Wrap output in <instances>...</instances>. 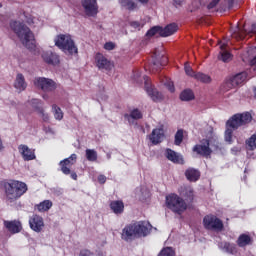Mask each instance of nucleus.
<instances>
[{
	"label": "nucleus",
	"instance_id": "nucleus-13",
	"mask_svg": "<svg viewBox=\"0 0 256 256\" xmlns=\"http://www.w3.org/2000/svg\"><path fill=\"white\" fill-rule=\"evenodd\" d=\"M165 63H167V57H165V52H163V48L155 49L153 55L152 71L154 69H161V67H163Z\"/></svg>",
	"mask_w": 256,
	"mask_h": 256
},
{
	"label": "nucleus",
	"instance_id": "nucleus-48",
	"mask_svg": "<svg viewBox=\"0 0 256 256\" xmlns=\"http://www.w3.org/2000/svg\"><path fill=\"white\" fill-rule=\"evenodd\" d=\"M131 27H133V29H141V27H143V24H141L140 22L137 21H133L130 23Z\"/></svg>",
	"mask_w": 256,
	"mask_h": 256
},
{
	"label": "nucleus",
	"instance_id": "nucleus-56",
	"mask_svg": "<svg viewBox=\"0 0 256 256\" xmlns=\"http://www.w3.org/2000/svg\"><path fill=\"white\" fill-rule=\"evenodd\" d=\"M42 97L43 99H49V96H47V94H44Z\"/></svg>",
	"mask_w": 256,
	"mask_h": 256
},
{
	"label": "nucleus",
	"instance_id": "nucleus-5",
	"mask_svg": "<svg viewBox=\"0 0 256 256\" xmlns=\"http://www.w3.org/2000/svg\"><path fill=\"white\" fill-rule=\"evenodd\" d=\"M217 141V136L213 133V128L208 129V134L206 135V139H203L200 144H197L193 147L194 153L198 155H202L203 157H209L211 155V143H215Z\"/></svg>",
	"mask_w": 256,
	"mask_h": 256
},
{
	"label": "nucleus",
	"instance_id": "nucleus-33",
	"mask_svg": "<svg viewBox=\"0 0 256 256\" xmlns=\"http://www.w3.org/2000/svg\"><path fill=\"white\" fill-rule=\"evenodd\" d=\"M121 7L127 9L128 11H135L137 4L133 0H119Z\"/></svg>",
	"mask_w": 256,
	"mask_h": 256
},
{
	"label": "nucleus",
	"instance_id": "nucleus-38",
	"mask_svg": "<svg viewBox=\"0 0 256 256\" xmlns=\"http://www.w3.org/2000/svg\"><path fill=\"white\" fill-rule=\"evenodd\" d=\"M86 159L89 161H95L97 159V151L94 149H86Z\"/></svg>",
	"mask_w": 256,
	"mask_h": 256
},
{
	"label": "nucleus",
	"instance_id": "nucleus-36",
	"mask_svg": "<svg viewBox=\"0 0 256 256\" xmlns=\"http://www.w3.org/2000/svg\"><path fill=\"white\" fill-rule=\"evenodd\" d=\"M30 105L35 109V111H37V113L39 112V109H43V101L40 99L34 98L30 100Z\"/></svg>",
	"mask_w": 256,
	"mask_h": 256
},
{
	"label": "nucleus",
	"instance_id": "nucleus-4",
	"mask_svg": "<svg viewBox=\"0 0 256 256\" xmlns=\"http://www.w3.org/2000/svg\"><path fill=\"white\" fill-rule=\"evenodd\" d=\"M5 193L6 199L10 201V203H13V201H17L19 197H22V195L27 193V184L12 180L5 184Z\"/></svg>",
	"mask_w": 256,
	"mask_h": 256
},
{
	"label": "nucleus",
	"instance_id": "nucleus-43",
	"mask_svg": "<svg viewBox=\"0 0 256 256\" xmlns=\"http://www.w3.org/2000/svg\"><path fill=\"white\" fill-rule=\"evenodd\" d=\"M38 113L40 117L43 119V121H49V114L45 113V110H43V108H38Z\"/></svg>",
	"mask_w": 256,
	"mask_h": 256
},
{
	"label": "nucleus",
	"instance_id": "nucleus-54",
	"mask_svg": "<svg viewBox=\"0 0 256 256\" xmlns=\"http://www.w3.org/2000/svg\"><path fill=\"white\" fill-rule=\"evenodd\" d=\"M139 3H141L142 5H147L149 3V0H138Z\"/></svg>",
	"mask_w": 256,
	"mask_h": 256
},
{
	"label": "nucleus",
	"instance_id": "nucleus-39",
	"mask_svg": "<svg viewBox=\"0 0 256 256\" xmlns=\"http://www.w3.org/2000/svg\"><path fill=\"white\" fill-rule=\"evenodd\" d=\"M157 33L159 34V36L161 37V27L160 26H154L152 27L148 32H147V37H153L154 35H157Z\"/></svg>",
	"mask_w": 256,
	"mask_h": 256
},
{
	"label": "nucleus",
	"instance_id": "nucleus-29",
	"mask_svg": "<svg viewBox=\"0 0 256 256\" xmlns=\"http://www.w3.org/2000/svg\"><path fill=\"white\" fill-rule=\"evenodd\" d=\"M185 175L188 181H192V182L199 181V177H201V173L199 172V170L195 168L187 169L185 172Z\"/></svg>",
	"mask_w": 256,
	"mask_h": 256
},
{
	"label": "nucleus",
	"instance_id": "nucleus-7",
	"mask_svg": "<svg viewBox=\"0 0 256 256\" xmlns=\"http://www.w3.org/2000/svg\"><path fill=\"white\" fill-rule=\"evenodd\" d=\"M166 207L170 209V211H173V213L181 215V213L187 210V203L176 194H170L166 196Z\"/></svg>",
	"mask_w": 256,
	"mask_h": 256
},
{
	"label": "nucleus",
	"instance_id": "nucleus-17",
	"mask_svg": "<svg viewBox=\"0 0 256 256\" xmlns=\"http://www.w3.org/2000/svg\"><path fill=\"white\" fill-rule=\"evenodd\" d=\"M163 139H165V130L163 129V126L153 129L149 135V140L152 145H159Z\"/></svg>",
	"mask_w": 256,
	"mask_h": 256
},
{
	"label": "nucleus",
	"instance_id": "nucleus-57",
	"mask_svg": "<svg viewBox=\"0 0 256 256\" xmlns=\"http://www.w3.org/2000/svg\"><path fill=\"white\" fill-rule=\"evenodd\" d=\"M175 5H181V1H175Z\"/></svg>",
	"mask_w": 256,
	"mask_h": 256
},
{
	"label": "nucleus",
	"instance_id": "nucleus-50",
	"mask_svg": "<svg viewBox=\"0 0 256 256\" xmlns=\"http://www.w3.org/2000/svg\"><path fill=\"white\" fill-rule=\"evenodd\" d=\"M251 71H256V56L250 61Z\"/></svg>",
	"mask_w": 256,
	"mask_h": 256
},
{
	"label": "nucleus",
	"instance_id": "nucleus-14",
	"mask_svg": "<svg viewBox=\"0 0 256 256\" xmlns=\"http://www.w3.org/2000/svg\"><path fill=\"white\" fill-rule=\"evenodd\" d=\"M143 79L147 95L151 97L152 101H161V99H163V95L157 91V89L152 87L151 82L147 76H144Z\"/></svg>",
	"mask_w": 256,
	"mask_h": 256
},
{
	"label": "nucleus",
	"instance_id": "nucleus-26",
	"mask_svg": "<svg viewBox=\"0 0 256 256\" xmlns=\"http://www.w3.org/2000/svg\"><path fill=\"white\" fill-rule=\"evenodd\" d=\"M177 24L172 23L167 25L165 28H161V37H171L174 33H177Z\"/></svg>",
	"mask_w": 256,
	"mask_h": 256
},
{
	"label": "nucleus",
	"instance_id": "nucleus-16",
	"mask_svg": "<svg viewBox=\"0 0 256 256\" xmlns=\"http://www.w3.org/2000/svg\"><path fill=\"white\" fill-rule=\"evenodd\" d=\"M29 225L32 231H35V233H41V231H43V227H45V222L43 221V217L35 214L29 218Z\"/></svg>",
	"mask_w": 256,
	"mask_h": 256
},
{
	"label": "nucleus",
	"instance_id": "nucleus-19",
	"mask_svg": "<svg viewBox=\"0 0 256 256\" xmlns=\"http://www.w3.org/2000/svg\"><path fill=\"white\" fill-rule=\"evenodd\" d=\"M42 59L45 63H47V65H59V63L61 62L59 60V55H57V53H54L52 51H44L42 52Z\"/></svg>",
	"mask_w": 256,
	"mask_h": 256
},
{
	"label": "nucleus",
	"instance_id": "nucleus-45",
	"mask_svg": "<svg viewBox=\"0 0 256 256\" xmlns=\"http://www.w3.org/2000/svg\"><path fill=\"white\" fill-rule=\"evenodd\" d=\"M104 49H106V51H113L115 49V44L113 42H107L104 45Z\"/></svg>",
	"mask_w": 256,
	"mask_h": 256
},
{
	"label": "nucleus",
	"instance_id": "nucleus-49",
	"mask_svg": "<svg viewBox=\"0 0 256 256\" xmlns=\"http://www.w3.org/2000/svg\"><path fill=\"white\" fill-rule=\"evenodd\" d=\"M107 181V177L103 174H100L98 176V183H100V185H104V183H106Z\"/></svg>",
	"mask_w": 256,
	"mask_h": 256
},
{
	"label": "nucleus",
	"instance_id": "nucleus-41",
	"mask_svg": "<svg viewBox=\"0 0 256 256\" xmlns=\"http://www.w3.org/2000/svg\"><path fill=\"white\" fill-rule=\"evenodd\" d=\"M184 71L186 75H188V77H193V79H195V75H197V72L193 71V68H191L189 64H185Z\"/></svg>",
	"mask_w": 256,
	"mask_h": 256
},
{
	"label": "nucleus",
	"instance_id": "nucleus-27",
	"mask_svg": "<svg viewBox=\"0 0 256 256\" xmlns=\"http://www.w3.org/2000/svg\"><path fill=\"white\" fill-rule=\"evenodd\" d=\"M110 209L115 213L116 215H121L125 209V204H123V201H112L110 203Z\"/></svg>",
	"mask_w": 256,
	"mask_h": 256
},
{
	"label": "nucleus",
	"instance_id": "nucleus-23",
	"mask_svg": "<svg viewBox=\"0 0 256 256\" xmlns=\"http://www.w3.org/2000/svg\"><path fill=\"white\" fill-rule=\"evenodd\" d=\"M124 119L130 123V125L135 124V121L138 119H143V112L141 110L135 108L131 110L130 114H125Z\"/></svg>",
	"mask_w": 256,
	"mask_h": 256
},
{
	"label": "nucleus",
	"instance_id": "nucleus-32",
	"mask_svg": "<svg viewBox=\"0 0 256 256\" xmlns=\"http://www.w3.org/2000/svg\"><path fill=\"white\" fill-rule=\"evenodd\" d=\"M194 79L196 81H199V83H204V84H209L212 81L211 76L203 72H196V74L194 75Z\"/></svg>",
	"mask_w": 256,
	"mask_h": 256
},
{
	"label": "nucleus",
	"instance_id": "nucleus-52",
	"mask_svg": "<svg viewBox=\"0 0 256 256\" xmlns=\"http://www.w3.org/2000/svg\"><path fill=\"white\" fill-rule=\"evenodd\" d=\"M35 21H37V19L31 18V17H29V18L26 17V23H28V25L35 24Z\"/></svg>",
	"mask_w": 256,
	"mask_h": 256
},
{
	"label": "nucleus",
	"instance_id": "nucleus-21",
	"mask_svg": "<svg viewBox=\"0 0 256 256\" xmlns=\"http://www.w3.org/2000/svg\"><path fill=\"white\" fill-rule=\"evenodd\" d=\"M4 227H6L7 231H9V233H12L13 235H15L16 233H21V229H23V227L21 226V222L17 220L4 221Z\"/></svg>",
	"mask_w": 256,
	"mask_h": 256
},
{
	"label": "nucleus",
	"instance_id": "nucleus-8",
	"mask_svg": "<svg viewBox=\"0 0 256 256\" xmlns=\"http://www.w3.org/2000/svg\"><path fill=\"white\" fill-rule=\"evenodd\" d=\"M34 85L43 93H53L57 89V82L46 77H37L34 79Z\"/></svg>",
	"mask_w": 256,
	"mask_h": 256
},
{
	"label": "nucleus",
	"instance_id": "nucleus-55",
	"mask_svg": "<svg viewBox=\"0 0 256 256\" xmlns=\"http://www.w3.org/2000/svg\"><path fill=\"white\" fill-rule=\"evenodd\" d=\"M4 146H3V140L0 137V151H3Z\"/></svg>",
	"mask_w": 256,
	"mask_h": 256
},
{
	"label": "nucleus",
	"instance_id": "nucleus-35",
	"mask_svg": "<svg viewBox=\"0 0 256 256\" xmlns=\"http://www.w3.org/2000/svg\"><path fill=\"white\" fill-rule=\"evenodd\" d=\"M52 113L56 121H61L63 119V110L55 104L52 105Z\"/></svg>",
	"mask_w": 256,
	"mask_h": 256
},
{
	"label": "nucleus",
	"instance_id": "nucleus-58",
	"mask_svg": "<svg viewBox=\"0 0 256 256\" xmlns=\"http://www.w3.org/2000/svg\"><path fill=\"white\" fill-rule=\"evenodd\" d=\"M254 97L256 98V88L254 89Z\"/></svg>",
	"mask_w": 256,
	"mask_h": 256
},
{
	"label": "nucleus",
	"instance_id": "nucleus-2",
	"mask_svg": "<svg viewBox=\"0 0 256 256\" xmlns=\"http://www.w3.org/2000/svg\"><path fill=\"white\" fill-rule=\"evenodd\" d=\"M10 27L21 41L22 45L30 51H35L37 45L35 44V35L29 27L19 21L10 23Z\"/></svg>",
	"mask_w": 256,
	"mask_h": 256
},
{
	"label": "nucleus",
	"instance_id": "nucleus-18",
	"mask_svg": "<svg viewBox=\"0 0 256 256\" xmlns=\"http://www.w3.org/2000/svg\"><path fill=\"white\" fill-rule=\"evenodd\" d=\"M96 65L98 67V69H100L101 71H111V69H113L114 65L113 62H111L109 59H107V57L98 54L96 57Z\"/></svg>",
	"mask_w": 256,
	"mask_h": 256
},
{
	"label": "nucleus",
	"instance_id": "nucleus-12",
	"mask_svg": "<svg viewBox=\"0 0 256 256\" xmlns=\"http://www.w3.org/2000/svg\"><path fill=\"white\" fill-rule=\"evenodd\" d=\"M220 45V54L218 56V60L223 63H229L233 59V55L229 51H227V47H229V39H224L223 41H219Z\"/></svg>",
	"mask_w": 256,
	"mask_h": 256
},
{
	"label": "nucleus",
	"instance_id": "nucleus-10",
	"mask_svg": "<svg viewBox=\"0 0 256 256\" xmlns=\"http://www.w3.org/2000/svg\"><path fill=\"white\" fill-rule=\"evenodd\" d=\"M82 9L87 17H96L99 13L97 0H81Z\"/></svg>",
	"mask_w": 256,
	"mask_h": 256
},
{
	"label": "nucleus",
	"instance_id": "nucleus-22",
	"mask_svg": "<svg viewBox=\"0 0 256 256\" xmlns=\"http://www.w3.org/2000/svg\"><path fill=\"white\" fill-rule=\"evenodd\" d=\"M18 151L20 155H22L24 161H33V159H35V152L27 145H20Z\"/></svg>",
	"mask_w": 256,
	"mask_h": 256
},
{
	"label": "nucleus",
	"instance_id": "nucleus-40",
	"mask_svg": "<svg viewBox=\"0 0 256 256\" xmlns=\"http://www.w3.org/2000/svg\"><path fill=\"white\" fill-rule=\"evenodd\" d=\"M97 101H107V94H105V87H100V90L96 94Z\"/></svg>",
	"mask_w": 256,
	"mask_h": 256
},
{
	"label": "nucleus",
	"instance_id": "nucleus-31",
	"mask_svg": "<svg viewBox=\"0 0 256 256\" xmlns=\"http://www.w3.org/2000/svg\"><path fill=\"white\" fill-rule=\"evenodd\" d=\"M251 33H253L254 35H256V24H253L251 27L250 31H240L238 30V32H235L232 37L234 39H245V35H251Z\"/></svg>",
	"mask_w": 256,
	"mask_h": 256
},
{
	"label": "nucleus",
	"instance_id": "nucleus-59",
	"mask_svg": "<svg viewBox=\"0 0 256 256\" xmlns=\"http://www.w3.org/2000/svg\"><path fill=\"white\" fill-rule=\"evenodd\" d=\"M1 7H3V4H1V2H0V9H1Z\"/></svg>",
	"mask_w": 256,
	"mask_h": 256
},
{
	"label": "nucleus",
	"instance_id": "nucleus-28",
	"mask_svg": "<svg viewBox=\"0 0 256 256\" xmlns=\"http://www.w3.org/2000/svg\"><path fill=\"white\" fill-rule=\"evenodd\" d=\"M238 247H247V245H251L253 243V238L249 234H241L237 241Z\"/></svg>",
	"mask_w": 256,
	"mask_h": 256
},
{
	"label": "nucleus",
	"instance_id": "nucleus-37",
	"mask_svg": "<svg viewBox=\"0 0 256 256\" xmlns=\"http://www.w3.org/2000/svg\"><path fill=\"white\" fill-rule=\"evenodd\" d=\"M219 1L221 0H212L209 4H208V9H215V7H217V5H219ZM226 3H228V7H233V3L235 0H225Z\"/></svg>",
	"mask_w": 256,
	"mask_h": 256
},
{
	"label": "nucleus",
	"instance_id": "nucleus-25",
	"mask_svg": "<svg viewBox=\"0 0 256 256\" xmlns=\"http://www.w3.org/2000/svg\"><path fill=\"white\" fill-rule=\"evenodd\" d=\"M219 249L224 253H228L229 255H237V245L229 242H221L219 244Z\"/></svg>",
	"mask_w": 256,
	"mask_h": 256
},
{
	"label": "nucleus",
	"instance_id": "nucleus-20",
	"mask_svg": "<svg viewBox=\"0 0 256 256\" xmlns=\"http://www.w3.org/2000/svg\"><path fill=\"white\" fill-rule=\"evenodd\" d=\"M165 155L168 161L172 163H177L178 165H183V155L173 151L172 149H166Z\"/></svg>",
	"mask_w": 256,
	"mask_h": 256
},
{
	"label": "nucleus",
	"instance_id": "nucleus-51",
	"mask_svg": "<svg viewBox=\"0 0 256 256\" xmlns=\"http://www.w3.org/2000/svg\"><path fill=\"white\" fill-rule=\"evenodd\" d=\"M247 55L249 57L253 56V55H256V47H252L250 48L248 51H247Z\"/></svg>",
	"mask_w": 256,
	"mask_h": 256
},
{
	"label": "nucleus",
	"instance_id": "nucleus-30",
	"mask_svg": "<svg viewBox=\"0 0 256 256\" xmlns=\"http://www.w3.org/2000/svg\"><path fill=\"white\" fill-rule=\"evenodd\" d=\"M52 207L53 202H51V200H44L37 204L35 206V209H37V211H39L40 213H45V211H49V209H51Z\"/></svg>",
	"mask_w": 256,
	"mask_h": 256
},
{
	"label": "nucleus",
	"instance_id": "nucleus-6",
	"mask_svg": "<svg viewBox=\"0 0 256 256\" xmlns=\"http://www.w3.org/2000/svg\"><path fill=\"white\" fill-rule=\"evenodd\" d=\"M54 42L56 47H59L66 55H75L77 53V46L71 35L60 34L55 37Z\"/></svg>",
	"mask_w": 256,
	"mask_h": 256
},
{
	"label": "nucleus",
	"instance_id": "nucleus-15",
	"mask_svg": "<svg viewBox=\"0 0 256 256\" xmlns=\"http://www.w3.org/2000/svg\"><path fill=\"white\" fill-rule=\"evenodd\" d=\"M77 163V154H72L70 157L60 161L59 165L64 175H71V167Z\"/></svg>",
	"mask_w": 256,
	"mask_h": 256
},
{
	"label": "nucleus",
	"instance_id": "nucleus-9",
	"mask_svg": "<svg viewBox=\"0 0 256 256\" xmlns=\"http://www.w3.org/2000/svg\"><path fill=\"white\" fill-rule=\"evenodd\" d=\"M205 229H210L211 231H222L223 221L214 215H207L203 219Z\"/></svg>",
	"mask_w": 256,
	"mask_h": 256
},
{
	"label": "nucleus",
	"instance_id": "nucleus-11",
	"mask_svg": "<svg viewBox=\"0 0 256 256\" xmlns=\"http://www.w3.org/2000/svg\"><path fill=\"white\" fill-rule=\"evenodd\" d=\"M247 77V72H240L234 75L232 78H230V80L225 83L226 91H229V89H233V87H237L238 85H242V83H245V81H247Z\"/></svg>",
	"mask_w": 256,
	"mask_h": 256
},
{
	"label": "nucleus",
	"instance_id": "nucleus-46",
	"mask_svg": "<svg viewBox=\"0 0 256 256\" xmlns=\"http://www.w3.org/2000/svg\"><path fill=\"white\" fill-rule=\"evenodd\" d=\"M79 256H95V254L88 249H84L80 251Z\"/></svg>",
	"mask_w": 256,
	"mask_h": 256
},
{
	"label": "nucleus",
	"instance_id": "nucleus-44",
	"mask_svg": "<svg viewBox=\"0 0 256 256\" xmlns=\"http://www.w3.org/2000/svg\"><path fill=\"white\" fill-rule=\"evenodd\" d=\"M184 197H187L188 199H193V188L187 187L184 192Z\"/></svg>",
	"mask_w": 256,
	"mask_h": 256
},
{
	"label": "nucleus",
	"instance_id": "nucleus-34",
	"mask_svg": "<svg viewBox=\"0 0 256 256\" xmlns=\"http://www.w3.org/2000/svg\"><path fill=\"white\" fill-rule=\"evenodd\" d=\"M181 101H193L195 99V94H193V91L190 89L184 90L180 94Z\"/></svg>",
	"mask_w": 256,
	"mask_h": 256
},
{
	"label": "nucleus",
	"instance_id": "nucleus-1",
	"mask_svg": "<svg viewBox=\"0 0 256 256\" xmlns=\"http://www.w3.org/2000/svg\"><path fill=\"white\" fill-rule=\"evenodd\" d=\"M251 121H253V116L249 112L233 115L226 122V131L224 135L226 143H233V131H235V129H239V127H245V125H249Z\"/></svg>",
	"mask_w": 256,
	"mask_h": 256
},
{
	"label": "nucleus",
	"instance_id": "nucleus-3",
	"mask_svg": "<svg viewBox=\"0 0 256 256\" xmlns=\"http://www.w3.org/2000/svg\"><path fill=\"white\" fill-rule=\"evenodd\" d=\"M151 227L149 222H136L124 227L121 237L124 241H133L136 237H147L151 232Z\"/></svg>",
	"mask_w": 256,
	"mask_h": 256
},
{
	"label": "nucleus",
	"instance_id": "nucleus-24",
	"mask_svg": "<svg viewBox=\"0 0 256 256\" xmlns=\"http://www.w3.org/2000/svg\"><path fill=\"white\" fill-rule=\"evenodd\" d=\"M14 87L17 91H25L27 89V81H25V76L22 73L16 75Z\"/></svg>",
	"mask_w": 256,
	"mask_h": 256
},
{
	"label": "nucleus",
	"instance_id": "nucleus-42",
	"mask_svg": "<svg viewBox=\"0 0 256 256\" xmlns=\"http://www.w3.org/2000/svg\"><path fill=\"white\" fill-rule=\"evenodd\" d=\"M175 145H181L183 143V130H178L175 134Z\"/></svg>",
	"mask_w": 256,
	"mask_h": 256
},
{
	"label": "nucleus",
	"instance_id": "nucleus-47",
	"mask_svg": "<svg viewBox=\"0 0 256 256\" xmlns=\"http://www.w3.org/2000/svg\"><path fill=\"white\" fill-rule=\"evenodd\" d=\"M165 86L167 87L168 91H170V93L175 92V86L173 85V82H171V81L166 82Z\"/></svg>",
	"mask_w": 256,
	"mask_h": 256
},
{
	"label": "nucleus",
	"instance_id": "nucleus-53",
	"mask_svg": "<svg viewBox=\"0 0 256 256\" xmlns=\"http://www.w3.org/2000/svg\"><path fill=\"white\" fill-rule=\"evenodd\" d=\"M71 179H74V181H77V173L75 172H70Z\"/></svg>",
	"mask_w": 256,
	"mask_h": 256
}]
</instances>
